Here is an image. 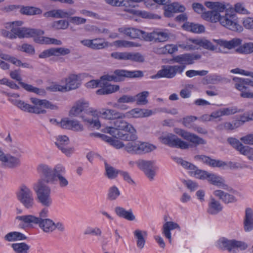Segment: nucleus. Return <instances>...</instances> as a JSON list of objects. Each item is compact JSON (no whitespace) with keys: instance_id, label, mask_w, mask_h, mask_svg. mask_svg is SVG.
I'll return each instance as SVG.
<instances>
[{"instance_id":"60","label":"nucleus","mask_w":253,"mask_h":253,"mask_svg":"<svg viewBox=\"0 0 253 253\" xmlns=\"http://www.w3.org/2000/svg\"><path fill=\"white\" fill-rule=\"evenodd\" d=\"M0 57L2 59L8 61L10 62H11L12 64H13L17 66L20 67V64L21 63V61L20 60L17 59L16 58L13 57V56H11L7 54H0Z\"/></svg>"},{"instance_id":"29","label":"nucleus","mask_w":253,"mask_h":253,"mask_svg":"<svg viewBox=\"0 0 253 253\" xmlns=\"http://www.w3.org/2000/svg\"><path fill=\"white\" fill-rule=\"evenodd\" d=\"M115 212L116 214L120 217H123L129 221H133L135 219V216L133 214L131 210H126L121 207H117L115 209Z\"/></svg>"},{"instance_id":"42","label":"nucleus","mask_w":253,"mask_h":253,"mask_svg":"<svg viewBox=\"0 0 253 253\" xmlns=\"http://www.w3.org/2000/svg\"><path fill=\"white\" fill-rule=\"evenodd\" d=\"M178 50V46L175 44H167L163 47L157 48L156 52L160 54H172Z\"/></svg>"},{"instance_id":"33","label":"nucleus","mask_w":253,"mask_h":253,"mask_svg":"<svg viewBox=\"0 0 253 253\" xmlns=\"http://www.w3.org/2000/svg\"><path fill=\"white\" fill-rule=\"evenodd\" d=\"M178 228L180 229V227L178 224L172 221H168L166 222L163 227V233L165 236L169 239V242H171V237L170 230Z\"/></svg>"},{"instance_id":"51","label":"nucleus","mask_w":253,"mask_h":253,"mask_svg":"<svg viewBox=\"0 0 253 253\" xmlns=\"http://www.w3.org/2000/svg\"><path fill=\"white\" fill-rule=\"evenodd\" d=\"M120 192L119 189L115 186L111 187L108 191V199L110 201H114L120 196Z\"/></svg>"},{"instance_id":"19","label":"nucleus","mask_w":253,"mask_h":253,"mask_svg":"<svg viewBox=\"0 0 253 253\" xmlns=\"http://www.w3.org/2000/svg\"><path fill=\"white\" fill-rule=\"evenodd\" d=\"M69 48L64 47L50 48L45 50L39 54V58H46L52 56H59L60 55H66L70 53Z\"/></svg>"},{"instance_id":"64","label":"nucleus","mask_w":253,"mask_h":253,"mask_svg":"<svg viewBox=\"0 0 253 253\" xmlns=\"http://www.w3.org/2000/svg\"><path fill=\"white\" fill-rule=\"evenodd\" d=\"M182 182L191 191L195 190L198 187V184L191 180H183Z\"/></svg>"},{"instance_id":"11","label":"nucleus","mask_w":253,"mask_h":253,"mask_svg":"<svg viewBox=\"0 0 253 253\" xmlns=\"http://www.w3.org/2000/svg\"><path fill=\"white\" fill-rule=\"evenodd\" d=\"M161 142L171 147H176L181 149H187L189 144L181 140L174 134L169 133H163L159 137Z\"/></svg>"},{"instance_id":"41","label":"nucleus","mask_w":253,"mask_h":253,"mask_svg":"<svg viewBox=\"0 0 253 253\" xmlns=\"http://www.w3.org/2000/svg\"><path fill=\"white\" fill-rule=\"evenodd\" d=\"M222 210L221 204L214 198H211L209 205L208 212L211 214H216Z\"/></svg>"},{"instance_id":"9","label":"nucleus","mask_w":253,"mask_h":253,"mask_svg":"<svg viewBox=\"0 0 253 253\" xmlns=\"http://www.w3.org/2000/svg\"><path fill=\"white\" fill-rule=\"evenodd\" d=\"M16 196L20 203L26 209H31L35 205L33 192L25 185H21L16 193Z\"/></svg>"},{"instance_id":"47","label":"nucleus","mask_w":253,"mask_h":253,"mask_svg":"<svg viewBox=\"0 0 253 253\" xmlns=\"http://www.w3.org/2000/svg\"><path fill=\"white\" fill-rule=\"evenodd\" d=\"M239 53L248 54L253 52V42H248L240 46L236 49Z\"/></svg>"},{"instance_id":"25","label":"nucleus","mask_w":253,"mask_h":253,"mask_svg":"<svg viewBox=\"0 0 253 253\" xmlns=\"http://www.w3.org/2000/svg\"><path fill=\"white\" fill-rule=\"evenodd\" d=\"M244 228L246 232H250L253 229V211L249 208L245 211Z\"/></svg>"},{"instance_id":"40","label":"nucleus","mask_w":253,"mask_h":253,"mask_svg":"<svg viewBox=\"0 0 253 253\" xmlns=\"http://www.w3.org/2000/svg\"><path fill=\"white\" fill-rule=\"evenodd\" d=\"M189 41L192 42L194 44H196L203 48L211 50H214V46L209 41L206 39H189Z\"/></svg>"},{"instance_id":"8","label":"nucleus","mask_w":253,"mask_h":253,"mask_svg":"<svg viewBox=\"0 0 253 253\" xmlns=\"http://www.w3.org/2000/svg\"><path fill=\"white\" fill-rule=\"evenodd\" d=\"M23 22L21 21H15L12 23L13 25L12 27V31L16 36V38H19L34 37L35 39L39 36L42 35L44 33L43 31L39 29H30L25 27H18L14 26H19L22 25Z\"/></svg>"},{"instance_id":"34","label":"nucleus","mask_w":253,"mask_h":253,"mask_svg":"<svg viewBox=\"0 0 253 253\" xmlns=\"http://www.w3.org/2000/svg\"><path fill=\"white\" fill-rule=\"evenodd\" d=\"M133 234L136 240L137 247L140 250L142 249L145 244V237L147 235V232L137 229L134 231Z\"/></svg>"},{"instance_id":"45","label":"nucleus","mask_w":253,"mask_h":253,"mask_svg":"<svg viewBox=\"0 0 253 253\" xmlns=\"http://www.w3.org/2000/svg\"><path fill=\"white\" fill-rule=\"evenodd\" d=\"M109 42L103 39L96 38L92 40V49L94 50L102 49L109 46Z\"/></svg>"},{"instance_id":"49","label":"nucleus","mask_w":253,"mask_h":253,"mask_svg":"<svg viewBox=\"0 0 253 253\" xmlns=\"http://www.w3.org/2000/svg\"><path fill=\"white\" fill-rule=\"evenodd\" d=\"M149 92L147 91H144L141 92L139 93H138L134 97H135L136 103L138 105H146L147 104L148 101L147 99V97L149 96Z\"/></svg>"},{"instance_id":"61","label":"nucleus","mask_w":253,"mask_h":253,"mask_svg":"<svg viewBox=\"0 0 253 253\" xmlns=\"http://www.w3.org/2000/svg\"><path fill=\"white\" fill-rule=\"evenodd\" d=\"M69 21L70 22V23L73 24L80 25L85 23L86 22V19L78 16H70Z\"/></svg>"},{"instance_id":"1","label":"nucleus","mask_w":253,"mask_h":253,"mask_svg":"<svg viewBox=\"0 0 253 253\" xmlns=\"http://www.w3.org/2000/svg\"><path fill=\"white\" fill-rule=\"evenodd\" d=\"M61 165L57 164L52 169L46 164H41L37 168L41 178L34 184L33 189L38 202L43 207H49L52 205L51 189L46 183H53L55 181V176Z\"/></svg>"},{"instance_id":"13","label":"nucleus","mask_w":253,"mask_h":253,"mask_svg":"<svg viewBox=\"0 0 253 253\" xmlns=\"http://www.w3.org/2000/svg\"><path fill=\"white\" fill-rule=\"evenodd\" d=\"M219 246L229 252L235 251V249L245 250L248 248V245L245 242L235 240H229L222 238L219 241Z\"/></svg>"},{"instance_id":"4","label":"nucleus","mask_w":253,"mask_h":253,"mask_svg":"<svg viewBox=\"0 0 253 253\" xmlns=\"http://www.w3.org/2000/svg\"><path fill=\"white\" fill-rule=\"evenodd\" d=\"M88 102L80 99L76 101L69 111V116L72 117L81 118L84 122L88 123L93 127L98 129L100 123L96 119L95 112L88 111Z\"/></svg>"},{"instance_id":"58","label":"nucleus","mask_w":253,"mask_h":253,"mask_svg":"<svg viewBox=\"0 0 253 253\" xmlns=\"http://www.w3.org/2000/svg\"><path fill=\"white\" fill-rule=\"evenodd\" d=\"M174 161L178 164L181 165L184 168L188 169L190 170L195 169L196 167L192 164L184 161L181 158H174Z\"/></svg>"},{"instance_id":"38","label":"nucleus","mask_w":253,"mask_h":253,"mask_svg":"<svg viewBox=\"0 0 253 253\" xmlns=\"http://www.w3.org/2000/svg\"><path fill=\"white\" fill-rule=\"evenodd\" d=\"M213 193L215 196L218 197L225 203L228 204L236 201V198L233 195L225 193L221 190H215Z\"/></svg>"},{"instance_id":"18","label":"nucleus","mask_w":253,"mask_h":253,"mask_svg":"<svg viewBox=\"0 0 253 253\" xmlns=\"http://www.w3.org/2000/svg\"><path fill=\"white\" fill-rule=\"evenodd\" d=\"M120 33H123L131 39H140L145 40L147 33L135 28L120 27L118 29Z\"/></svg>"},{"instance_id":"48","label":"nucleus","mask_w":253,"mask_h":253,"mask_svg":"<svg viewBox=\"0 0 253 253\" xmlns=\"http://www.w3.org/2000/svg\"><path fill=\"white\" fill-rule=\"evenodd\" d=\"M16 253H28L30 246L25 243H14L11 245Z\"/></svg>"},{"instance_id":"3","label":"nucleus","mask_w":253,"mask_h":253,"mask_svg":"<svg viewBox=\"0 0 253 253\" xmlns=\"http://www.w3.org/2000/svg\"><path fill=\"white\" fill-rule=\"evenodd\" d=\"M124 118H117L113 122L114 126L106 127L102 131L120 139H131L136 138V129L131 124L124 120Z\"/></svg>"},{"instance_id":"15","label":"nucleus","mask_w":253,"mask_h":253,"mask_svg":"<svg viewBox=\"0 0 253 253\" xmlns=\"http://www.w3.org/2000/svg\"><path fill=\"white\" fill-rule=\"evenodd\" d=\"M115 82H119L125 80V78H141L143 76V73L141 71H130L125 70H116L114 72Z\"/></svg>"},{"instance_id":"53","label":"nucleus","mask_w":253,"mask_h":253,"mask_svg":"<svg viewBox=\"0 0 253 253\" xmlns=\"http://www.w3.org/2000/svg\"><path fill=\"white\" fill-rule=\"evenodd\" d=\"M239 152L242 155L247 156L249 159L253 161V148L243 145Z\"/></svg>"},{"instance_id":"23","label":"nucleus","mask_w":253,"mask_h":253,"mask_svg":"<svg viewBox=\"0 0 253 253\" xmlns=\"http://www.w3.org/2000/svg\"><path fill=\"white\" fill-rule=\"evenodd\" d=\"M80 78V75L75 74L70 75L67 78L65 79V91H68L71 90L76 89L79 87L81 85L79 81Z\"/></svg>"},{"instance_id":"26","label":"nucleus","mask_w":253,"mask_h":253,"mask_svg":"<svg viewBox=\"0 0 253 253\" xmlns=\"http://www.w3.org/2000/svg\"><path fill=\"white\" fill-rule=\"evenodd\" d=\"M208 181L211 184L221 187L224 189H227L228 186L225 183L224 179L213 173H209L207 178Z\"/></svg>"},{"instance_id":"32","label":"nucleus","mask_w":253,"mask_h":253,"mask_svg":"<svg viewBox=\"0 0 253 253\" xmlns=\"http://www.w3.org/2000/svg\"><path fill=\"white\" fill-rule=\"evenodd\" d=\"M59 169L55 176V181H58L60 187H66L69 185V181L68 179L63 175V174L65 173L66 171L65 168L62 165H61Z\"/></svg>"},{"instance_id":"37","label":"nucleus","mask_w":253,"mask_h":253,"mask_svg":"<svg viewBox=\"0 0 253 253\" xmlns=\"http://www.w3.org/2000/svg\"><path fill=\"white\" fill-rule=\"evenodd\" d=\"M233 80L236 83L235 84L236 88L239 90L246 89L247 87L245 85H250L252 86V83H253V81L249 79H243L237 77L234 78Z\"/></svg>"},{"instance_id":"43","label":"nucleus","mask_w":253,"mask_h":253,"mask_svg":"<svg viewBox=\"0 0 253 253\" xmlns=\"http://www.w3.org/2000/svg\"><path fill=\"white\" fill-rule=\"evenodd\" d=\"M35 41L39 43L45 44H54L55 45H61L62 42L60 40H58L53 38H49L44 37H37L34 39Z\"/></svg>"},{"instance_id":"55","label":"nucleus","mask_w":253,"mask_h":253,"mask_svg":"<svg viewBox=\"0 0 253 253\" xmlns=\"http://www.w3.org/2000/svg\"><path fill=\"white\" fill-rule=\"evenodd\" d=\"M57 18H69L70 16L75 14L76 10L74 9H70L67 11L63 9H57Z\"/></svg>"},{"instance_id":"31","label":"nucleus","mask_w":253,"mask_h":253,"mask_svg":"<svg viewBox=\"0 0 253 253\" xmlns=\"http://www.w3.org/2000/svg\"><path fill=\"white\" fill-rule=\"evenodd\" d=\"M100 114L106 119L114 121L117 118H125L124 113L112 109H103L102 112H100Z\"/></svg>"},{"instance_id":"6","label":"nucleus","mask_w":253,"mask_h":253,"mask_svg":"<svg viewBox=\"0 0 253 253\" xmlns=\"http://www.w3.org/2000/svg\"><path fill=\"white\" fill-rule=\"evenodd\" d=\"M30 100L35 105L34 106H33L20 100H12V102L22 110L37 114H45L46 113V111L42 109V107L51 110H57L58 109L57 106L45 99L42 100L31 97Z\"/></svg>"},{"instance_id":"63","label":"nucleus","mask_w":253,"mask_h":253,"mask_svg":"<svg viewBox=\"0 0 253 253\" xmlns=\"http://www.w3.org/2000/svg\"><path fill=\"white\" fill-rule=\"evenodd\" d=\"M135 97L127 95H124L118 99V102L121 103H130L133 102L135 101Z\"/></svg>"},{"instance_id":"28","label":"nucleus","mask_w":253,"mask_h":253,"mask_svg":"<svg viewBox=\"0 0 253 253\" xmlns=\"http://www.w3.org/2000/svg\"><path fill=\"white\" fill-rule=\"evenodd\" d=\"M101 88L96 91V93L99 95L108 94L114 92L119 89L118 85H111L109 83L100 82Z\"/></svg>"},{"instance_id":"36","label":"nucleus","mask_w":253,"mask_h":253,"mask_svg":"<svg viewBox=\"0 0 253 253\" xmlns=\"http://www.w3.org/2000/svg\"><path fill=\"white\" fill-rule=\"evenodd\" d=\"M242 42V40L239 38H234L229 41L222 40L218 41V43L220 45L229 49L241 46Z\"/></svg>"},{"instance_id":"46","label":"nucleus","mask_w":253,"mask_h":253,"mask_svg":"<svg viewBox=\"0 0 253 253\" xmlns=\"http://www.w3.org/2000/svg\"><path fill=\"white\" fill-rule=\"evenodd\" d=\"M21 13L27 15H38L42 13V10L38 8L32 6H23L20 8Z\"/></svg>"},{"instance_id":"17","label":"nucleus","mask_w":253,"mask_h":253,"mask_svg":"<svg viewBox=\"0 0 253 253\" xmlns=\"http://www.w3.org/2000/svg\"><path fill=\"white\" fill-rule=\"evenodd\" d=\"M174 132L179 135L182 137L184 139L190 141L195 146L200 144H206V141L202 138L199 137L196 134L186 131L180 128H175Z\"/></svg>"},{"instance_id":"24","label":"nucleus","mask_w":253,"mask_h":253,"mask_svg":"<svg viewBox=\"0 0 253 253\" xmlns=\"http://www.w3.org/2000/svg\"><path fill=\"white\" fill-rule=\"evenodd\" d=\"M60 126L63 128L81 131L84 129V126L77 120H62L60 122Z\"/></svg>"},{"instance_id":"35","label":"nucleus","mask_w":253,"mask_h":253,"mask_svg":"<svg viewBox=\"0 0 253 253\" xmlns=\"http://www.w3.org/2000/svg\"><path fill=\"white\" fill-rule=\"evenodd\" d=\"M89 135L91 137H101L103 139L105 140L106 141L109 142L112 145L114 146L117 149H120L123 147H124L125 149V144H124L122 142L116 140L115 139H113L110 137L107 136L105 135H101L98 133H91L89 134Z\"/></svg>"},{"instance_id":"14","label":"nucleus","mask_w":253,"mask_h":253,"mask_svg":"<svg viewBox=\"0 0 253 253\" xmlns=\"http://www.w3.org/2000/svg\"><path fill=\"white\" fill-rule=\"evenodd\" d=\"M201 58V55L200 54L185 53L174 56L171 59V61L185 66V65L192 64L194 63V60H199Z\"/></svg>"},{"instance_id":"44","label":"nucleus","mask_w":253,"mask_h":253,"mask_svg":"<svg viewBox=\"0 0 253 253\" xmlns=\"http://www.w3.org/2000/svg\"><path fill=\"white\" fill-rule=\"evenodd\" d=\"M4 239L8 242L15 241L17 240H23L26 239V237L21 233L18 232H11L7 234Z\"/></svg>"},{"instance_id":"27","label":"nucleus","mask_w":253,"mask_h":253,"mask_svg":"<svg viewBox=\"0 0 253 253\" xmlns=\"http://www.w3.org/2000/svg\"><path fill=\"white\" fill-rule=\"evenodd\" d=\"M195 158L198 160H200L204 163L212 167H222L226 165V164L220 160H216L212 159L211 158L206 156L205 155H197Z\"/></svg>"},{"instance_id":"7","label":"nucleus","mask_w":253,"mask_h":253,"mask_svg":"<svg viewBox=\"0 0 253 253\" xmlns=\"http://www.w3.org/2000/svg\"><path fill=\"white\" fill-rule=\"evenodd\" d=\"M136 138L131 139H122L129 141L125 144V150L132 154H141L154 151L156 147L151 144L137 140L138 136L135 133Z\"/></svg>"},{"instance_id":"21","label":"nucleus","mask_w":253,"mask_h":253,"mask_svg":"<svg viewBox=\"0 0 253 253\" xmlns=\"http://www.w3.org/2000/svg\"><path fill=\"white\" fill-rule=\"evenodd\" d=\"M145 41L148 42H164L169 38V34L164 32L147 33Z\"/></svg>"},{"instance_id":"50","label":"nucleus","mask_w":253,"mask_h":253,"mask_svg":"<svg viewBox=\"0 0 253 253\" xmlns=\"http://www.w3.org/2000/svg\"><path fill=\"white\" fill-rule=\"evenodd\" d=\"M20 85L28 91L34 92L37 94L41 95L45 93L43 89L34 87L31 84H27L24 83H20Z\"/></svg>"},{"instance_id":"62","label":"nucleus","mask_w":253,"mask_h":253,"mask_svg":"<svg viewBox=\"0 0 253 253\" xmlns=\"http://www.w3.org/2000/svg\"><path fill=\"white\" fill-rule=\"evenodd\" d=\"M227 141L233 147H234L238 151L243 145V144L239 141V140L235 138H229L227 139Z\"/></svg>"},{"instance_id":"39","label":"nucleus","mask_w":253,"mask_h":253,"mask_svg":"<svg viewBox=\"0 0 253 253\" xmlns=\"http://www.w3.org/2000/svg\"><path fill=\"white\" fill-rule=\"evenodd\" d=\"M182 27L186 30L195 33H201L205 30V28L202 25L190 22L185 23Z\"/></svg>"},{"instance_id":"59","label":"nucleus","mask_w":253,"mask_h":253,"mask_svg":"<svg viewBox=\"0 0 253 253\" xmlns=\"http://www.w3.org/2000/svg\"><path fill=\"white\" fill-rule=\"evenodd\" d=\"M208 73V71L207 70L196 71L190 70L186 71L185 74L189 78H193L196 76H205Z\"/></svg>"},{"instance_id":"22","label":"nucleus","mask_w":253,"mask_h":253,"mask_svg":"<svg viewBox=\"0 0 253 253\" xmlns=\"http://www.w3.org/2000/svg\"><path fill=\"white\" fill-rule=\"evenodd\" d=\"M107 3L113 6L123 7V10L131 14H135L136 10L128 1L126 0H105Z\"/></svg>"},{"instance_id":"57","label":"nucleus","mask_w":253,"mask_h":253,"mask_svg":"<svg viewBox=\"0 0 253 253\" xmlns=\"http://www.w3.org/2000/svg\"><path fill=\"white\" fill-rule=\"evenodd\" d=\"M142 112V109L136 108L127 112L126 114H124V115H125V118H140L143 116Z\"/></svg>"},{"instance_id":"30","label":"nucleus","mask_w":253,"mask_h":253,"mask_svg":"<svg viewBox=\"0 0 253 253\" xmlns=\"http://www.w3.org/2000/svg\"><path fill=\"white\" fill-rule=\"evenodd\" d=\"M205 5L217 13L223 12L224 10L227 9L229 5L226 4L225 2H220L218 1L211 2L206 1L205 3Z\"/></svg>"},{"instance_id":"20","label":"nucleus","mask_w":253,"mask_h":253,"mask_svg":"<svg viewBox=\"0 0 253 253\" xmlns=\"http://www.w3.org/2000/svg\"><path fill=\"white\" fill-rule=\"evenodd\" d=\"M69 142V138L66 135H58L55 142L56 146L67 156H69L73 152L74 149L66 147Z\"/></svg>"},{"instance_id":"52","label":"nucleus","mask_w":253,"mask_h":253,"mask_svg":"<svg viewBox=\"0 0 253 253\" xmlns=\"http://www.w3.org/2000/svg\"><path fill=\"white\" fill-rule=\"evenodd\" d=\"M69 25L67 20H60L53 22L52 27L56 30H65L69 27Z\"/></svg>"},{"instance_id":"56","label":"nucleus","mask_w":253,"mask_h":253,"mask_svg":"<svg viewBox=\"0 0 253 253\" xmlns=\"http://www.w3.org/2000/svg\"><path fill=\"white\" fill-rule=\"evenodd\" d=\"M126 60H129L137 62H143L144 61V57L139 53L127 52Z\"/></svg>"},{"instance_id":"54","label":"nucleus","mask_w":253,"mask_h":253,"mask_svg":"<svg viewBox=\"0 0 253 253\" xmlns=\"http://www.w3.org/2000/svg\"><path fill=\"white\" fill-rule=\"evenodd\" d=\"M105 170L106 175L109 179L115 178L120 172L119 171L107 164H105Z\"/></svg>"},{"instance_id":"12","label":"nucleus","mask_w":253,"mask_h":253,"mask_svg":"<svg viewBox=\"0 0 253 253\" xmlns=\"http://www.w3.org/2000/svg\"><path fill=\"white\" fill-rule=\"evenodd\" d=\"M15 155L10 154H4L0 151V160L4 167L9 169H14L21 164L20 158L21 155L19 152H15Z\"/></svg>"},{"instance_id":"16","label":"nucleus","mask_w":253,"mask_h":253,"mask_svg":"<svg viewBox=\"0 0 253 253\" xmlns=\"http://www.w3.org/2000/svg\"><path fill=\"white\" fill-rule=\"evenodd\" d=\"M154 161H147L139 160L136 162V164L140 169L143 170L145 175L150 180H153L155 175V171L154 169Z\"/></svg>"},{"instance_id":"10","label":"nucleus","mask_w":253,"mask_h":253,"mask_svg":"<svg viewBox=\"0 0 253 253\" xmlns=\"http://www.w3.org/2000/svg\"><path fill=\"white\" fill-rule=\"evenodd\" d=\"M185 68V66L184 65L164 66L161 70H159L156 75L152 76L151 78L152 79L161 78L171 79L174 78L177 74H182Z\"/></svg>"},{"instance_id":"2","label":"nucleus","mask_w":253,"mask_h":253,"mask_svg":"<svg viewBox=\"0 0 253 253\" xmlns=\"http://www.w3.org/2000/svg\"><path fill=\"white\" fill-rule=\"evenodd\" d=\"M203 18L211 22H219L223 26L233 31L241 32L243 28L238 21V18L235 12L226 10L224 15L214 11H209L203 14Z\"/></svg>"},{"instance_id":"5","label":"nucleus","mask_w":253,"mask_h":253,"mask_svg":"<svg viewBox=\"0 0 253 253\" xmlns=\"http://www.w3.org/2000/svg\"><path fill=\"white\" fill-rule=\"evenodd\" d=\"M39 213V216L33 215H22L17 217V219L25 223L38 224L39 227L45 233H50L53 232V221L48 218V210L43 207Z\"/></svg>"}]
</instances>
